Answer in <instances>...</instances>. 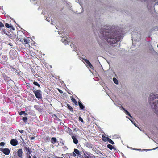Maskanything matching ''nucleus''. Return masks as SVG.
Returning a JSON list of instances; mask_svg holds the SVG:
<instances>
[{"instance_id": "24", "label": "nucleus", "mask_w": 158, "mask_h": 158, "mask_svg": "<svg viewBox=\"0 0 158 158\" xmlns=\"http://www.w3.org/2000/svg\"><path fill=\"white\" fill-rule=\"evenodd\" d=\"M4 27V25L1 22H0V29L2 27Z\"/></svg>"}, {"instance_id": "3", "label": "nucleus", "mask_w": 158, "mask_h": 158, "mask_svg": "<svg viewBox=\"0 0 158 158\" xmlns=\"http://www.w3.org/2000/svg\"><path fill=\"white\" fill-rule=\"evenodd\" d=\"M24 150L27 156H30V154L32 152L31 149L28 146H25Z\"/></svg>"}, {"instance_id": "33", "label": "nucleus", "mask_w": 158, "mask_h": 158, "mask_svg": "<svg viewBox=\"0 0 158 158\" xmlns=\"http://www.w3.org/2000/svg\"><path fill=\"white\" fill-rule=\"evenodd\" d=\"M84 61L86 62V63L88 62L89 60L87 59H83Z\"/></svg>"}, {"instance_id": "32", "label": "nucleus", "mask_w": 158, "mask_h": 158, "mask_svg": "<svg viewBox=\"0 0 158 158\" xmlns=\"http://www.w3.org/2000/svg\"><path fill=\"white\" fill-rule=\"evenodd\" d=\"M19 131L21 133H23L24 132L23 130H19Z\"/></svg>"}, {"instance_id": "15", "label": "nucleus", "mask_w": 158, "mask_h": 158, "mask_svg": "<svg viewBox=\"0 0 158 158\" xmlns=\"http://www.w3.org/2000/svg\"><path fill=\"white\" fill-rule=\"evenodd\" d=\"M113 81L116 84H118V82L117 79L115 77H114L113 79Z\"/></svg>"}, {"instance_id": "19", "label": "nucleus", "mask_w": 158, "mask_h": 158, "mask_svg": "<svg viewBox=\"0 0 158 158\" xmlns=\"http://www.w3.org/2000/svg\"><path fill=\"white\" fill-rule=\"evenodd\" d=\"M125 113H126V114H127V115H128L131 118H132V116L131 115V114H130L129 113V112L127 110H126L125 111Z\"/></svg>"}, {"instance_id": "9", "label": "nucleus", "mask_w": 158, "mask_h": 158, "mask_svg": "<svg viewBox=\"0 0 158 158\" xmlns=\"http://www.w3.org/2000/svg\"><path fill=\"white\" fill-rule=\"evenodd\" d=\"M24 43L25 44V46L27 47H29L30 45L29 44V41L27 39L24 38L23 39Z\"/></svg>"}, {"instance_id": "31", "label": "nucleus", "mask_w": 158, "mask_h": 158, "mask_svg": "<svg viewBox=\"0 0 158 158\" xmlns=\"http://www.w3.org/2000/svg\"><path fill=\"white\" fill-rule=\"evenodd\" d=\"M127 118H128V119H129V120H130V121H131L132 123H133V124H134V125L135 126H136V125H135V123H134V122H133V121H132V120H131L130 119V118H128V117H127Z\"/></svg>"}, {"instance_id": "37", "label": "nucleus", "mask_w": 158, "mask_h": 158, "mask_svg": "<svg viewBox=\"0 0 158 158\" xmlns=\"http://www.w3.org/2000/svg\"><path fill=\"white\" fill-rule=\"evenodd\" d=\"M59 92L60 93H62V92L61 90H59Z\"/></svg>"}, {"instance_id": "14", "label": "nucleus", "mask_w": 158, "mask_h": 158, "mask_svg": "<svg viewBox=\"0 0 158 158\" xmlns=\"http://www.w3.org/2000/svg\"><path fill=\"white\" fill-rule=\"evenodd\" d=\"M107 140L111 144H114V142L110 139L108 137L107 138Z\"/></svg>"}, {"instance_id": "20", "label": "nucleus", "mask_w": 158, "mask_h": 158, "mask_svg": "<svg viewBox=\"0 0 158 158\" xmlns=\"http://www.w3.org/2000/svg\"><path fill=\"white\" fill-rule=\"evenodd\" d=\"M68 107V108L71 111H73V109L72 108V107L70 105L67 104Z\"/></svg>"}, {"instance_id": "10", "label": "nucleus", "mask_w": 158, "mask_h": 158, "mask_svg": "<svg viewBox=\"0 0 158 158\" xmlns=\"http://www.w3.org/2000/svg\"><path fill=\"white\" fill-rule=\"evenodd\" d=\"M34 107L35 108L39 111H42V108L41 106H40L35 105L34 106Z\"/></svg>"}, {"instance_id": "34", "label": "nucleus", "mask_w": 158, "mask_h": 158, "mask_svg": "<svg viewBox=\"0 0 158 158\" xmlns=\"http://www.w3.org/2000/svg\"><path fill=\"white\" fill-rule=\"evenodd\" d=\"M10 28H11L12 29H13V30H14V27H13V26H10Z\"/></svg>"}, {"instance_id": "46", "label": "nucleus", "mask_w": 158, "mask_h": 158, "mask_svg": "<svg viewBox=\"0 0 158 158\" xmlns=\"http://www.w3.org/2000/svg\"><path fill=\"white\" fill-rule=\"evenodd\" d=\"M79 4H80V5H81V4L80 3H79Z\"/></svg>"}, {"instance_id": "5", "label": "nucleus", "mask_w": 158, "mask_h": 158, "mask_svg": "<svg viewBox=\"0 0 158 158\" xmlns=\"http://www.w3.org/2000/svg\"><path fill=\"white\" fill-rule=\"evenodd\" d=\"M0 150L1 151L3 152L4 154L6 155H8L10 152L9 149L6 148H0Z\"/></svg>"}, {"instance_id": "27", "label": "nucleus", "mask_w": 158, "mask_h": 158, "mask_svg": "<svg viewBox=\"0 0 158 158\" xmlns=\"http://www.w3.org/2000/svg\"><path fill=\"white\" fill-rule=\"evenodd\" d=\"M5 26L7 28H9L10 27L8 23H6Z\"/></svg>"}, {"instance_id": "30", "label": "nucleus", "mask_w": 158, "mask_h": 158, "mask_svg": "<svg viewBox=\"0 0 158 158\" xmlns=\"http://www.w3.org/2000/svg\"><path fill=\"white\" fill-rule=\"evenodd\" d=\"M0 145L2 146H3L5 145V143L3 142H2L0 143Z\"/></svg>"}, {"instance_id": "43", "label": "nucleus", "mask_w": 158, "mask_h": 158, "mask_svg": "<svg viewBox=\"0 0 158 158\" xmlns=\"http://www.w3.org/2000/svg\"><path fill=\"white\" fill-rule=\"evenodd\" d=\"M46 19V20H47V21H48V20H47V18H46V19Z\"/></svg>"}, {"instance_id": "35", "label": "nucleus", "mask_w": 158, "mask_h": 158, "mask_svg": "<svg viewBox=\"0 0 158 158\" xmlns=\"http://www.w3.org/2000/svg\"><path fill=\"white\" fill-rule=\"evenodd\" d=\"M121 107L125 111L126 110L123 107Z\"/></svg>"}, {"instance_id": "16", "label": "nucleus", "mask_w": 158, "mask_h": 158, "mask_svg": "<svg viewBox=\"0 0 158 158\" xmlns=\"http://www.w3.org/2000/svg\"><path fill=\"white\" fill-rule=\"evenodd\" d=\"M107 147L110 149L112 150L113 149H114V147L111 145L109 144L107 145Z\"/></svg>"}, {"instance_id": "1", "label": "nucleus", "mask_w": 158, "mask_h": 158, "mask_svg": "<svg viewBox=\"0 0 158 158\" xmlns=\"http://www.w3.org/2000/svg\"><path fill=\"white\" fill-rule=\"evenodd\" d=\"M117 30L114 26L108 27L102 30V34L108 43L114 44L122 39L121 34Z\"/></svg>"}, {"instance_id": "23", "label": "nucleus", "mask_w": 158, "mask_h": 158, "mask_svg": "<svg viewBox=\"0 0 158 158\" xmlns=\"http://www.w3.org/2000/svg\"><path fill=\"white\" fill-rule=\"evenodd\" d=\"M157 148H158V147H157L156 148H154L152 149H145L144 150H145V151H149V150H154L156 149Z\"/></svg>"}, {"instance_id": "4", "label": "nucleus", "mask_w": 158, "mask_h": 158, "mask_svg": "<svg viewBox=\"0 0 158 158\" xmlns=\"http://www.w3.org/2000/svg\"><path fill=\"white\" fill-rule=\"evenodd\" d=\"M33 92L37 98H41V91H37L34 90H33Z\"/></svg>"}, {"instance_id": "44", "label": "nucleus", "mask_w": 158, "mask_h": 158, "mask_svg": "<svg viewBox=\"0 0 158 158\" xmlns=\"http://www.w3.org/2000/svg\"><path fill=\"white\" fill-rule=\"evenodd\" d=\"M51 24H53V23H51Z\"/></svg>"}, {"instance_id": "47", "label": "nucleus", "mask_w": 158, "mask_h": 158, "mask_svg": "<svg viewBox=\"0 0 158 158\" xmlns=\"http://www.w3.org/2000/svg\"><path fill=\"white\" fill-rule=\"evenodd\" d=\"M157 47H158V45H157Z\"/></svg>"}, {"instance_id": "41", "label": "nucleus", "mask_w": 158, "mask_h": 158, "mask_svg": "<svg viewBox=\"0 0 158 158\" xmlns=\"http://www.w3.org/2000/svg\"><path fill=\"white\" fill-rule=\"evenodd\" d=\"M64 42H65V43H67V41H65Z\"/></svg>"}, {"instance_id": "7", "label": "nucleus", "mask_w": 158, "mask_h": 158, "mask_svg": "<svg viewBox=\"0 0 158 158\" xmlns=\"http://www.w3.org/2000/svg\"><path fill=\"white\" fill-rule=\"evenodd\" d=\"M23 152L22 149H19L17 151L18 156L20 158L23 157Z\"/></svg>"}, {"instance_id": "18", "label": "nucleus", "mask_w": 158, "mask_h": 158, "mask_svg": "<svg viewBox=\"0 0 158 158\" xmlns=\"http://www.w3.org/2000/svg\"><path fill=\"white\" fill-rule=\"evenodd\" d=\"M88 65L90 68H92L93 67V66L90 62L89 61L88 62L86 63Z\"/></svg>"}, {"instance_id": "2", "label": "nucleus", "mask_w": 158, "mask_h": 158, "mask_svg": "<svg viewBox=\"0 0 158 158\" xmlns=\"http://www.w3.org/2000/svg\"><path fill=\"white\" fill-rule=\"evenodd\" d=\"M149 98L152 108L155 110V112L158 115V95L151 94Z\"/></svg>"}, {"instance_id": "11", "label": "nucleus", "mask_w": 158, "mask_h": 158, "mask_svg": "<svg viewBox=\"0 0 158 158\" xmlns=\"http://www.w3.org/2000/svg\"><path fill=\"white\" fill-rule=\"evenodd\" d=\"M72 137L74 143L76 144H77L78 143V141L76 137L74 136H72Z\"/></svg>"}, {"instance_id": "17", "label": "nucleus", "mask_w": 158, "mask_h": 158, "mask_svg": "<svg viewBox=\"0 0 158 158\" xmlns=\"http://www.w3.org/2000/svg\"><path fill=\"white\" fill-rule=\"evenodd\" d=\"M74 152L75 153H76V154H78V155H79L80 154V152H79V151L77 149H75L74 150Z\"/></svg>"}, {"instance_id": "42", "label": "nucleus", "mask_w": 158, "mask_h": 158, "mask_svg": "<svg viewBox=\"0 0 158 158\" xmlns=\"http://www.w3.org/2000/svg\"><path fill=\"white\" fill-rule=\"evenodd\" d=\"M85 158H89V157H88V156H87Z\"/></svg>"}, {"instance_id": "21", "label": "nucleus", "mask_w": 158, "mask_h": 158, "mask_svg": "<svg viewBox=\"0 0 158 158\" xmlns=\"http://www.w3.org/2000/svg\"><path fill=\"white\" fill-rule=\"evenodd\" d=\"M33 83L35 85L38 86L39 87H40V86L38 84V83L37 82L34 81L33 82Z\"/></svg>"}, {"instance_id": "48", "label": "nucleus", "mask_w": 158, "mask_h": 158, "mask_svg": "<svg viewBox=\"0 0 158 158\" xmlns=\"http://www.w3.org/2000/svg\"><path fill=\"white\" fill-rule=\"evenodd\" d=\"M61 158H63L62 157H61Z\"/></svg>"}, {"instance_id": "8", "label": "nucleus", "mask_w": 158, "mask_h": 158, "mask_svg": "<svg viewBox=\"0 0 158 158\" xmlns=\"http://www.w3.org/2000/svg\"><path fill=\"white\" fill-rule=\"evenodd\" d=\"M10 143L12 145L15 146L17 145L18 143L16 140L12 139L10 141Z\"/></svg>"}, {"instance_id": "13", "label": "nucleus", "mask_w": 158, "mask_h": 158, "mask_svg": "<svg viewBox=\"0 0 158 158\" xmlns=\"http://www.w3.org/2000/svg\"><path fill=\"white\" fill-rule=\"evenodd\" d=\"M79 105L80 107L82 109H83L84 108V106L81 103L80 101H78Z\"/></svg>"}, {"instance_id": "12", "label": "nucleus", "mask_w": 158, "mask_h": 158, "mask_svg": "<svg viewBox=\"0 0 158 158\" xmlns=\"http://www.w3.org/2000/svg\"><path fill=\"white\" fill-rule=\"evenodd\" d=\"M57 141L55 137H52L51 139V142L52 143H55Z\"/></svg>"}, {"instance_id": "39", "label": "nucleus", "mask_w": 158, "mask_h": 158, "mask_svg": "<svg viewBox=\"0 0 158 158\" xmlns=\"http://www.w3.org/2000/svg\"><path fill=\"white\" fill-rule=\"evenodd\" d=\"M28 156V158H31V156Z\"/></svg>"}, {"instance_id": "38", "label": "nucleus", "mask_w": 158, "mask_h": 158, "mask_svg": "<svg viewBox=\"0 0 158 158\" xmlns=\"http://www.w3.org/2000/svg\"><path fill=\"white\" fill-rule=\"evenodd\" d=\"M73 155L74 156H76V154L74 152H73Z\"/></svg>"}, {"instance_id": "45", "label": "nucleus", "mask_w": 158, "mask_h": 158, "mask_svg": "<svg viewBox=\"0 0 158 158\" xmlns=\"http://www.w3.org/2000/svg\"><path fill=\"white\" fill-rule=\"evenodd\" d=\"M57 158H61V157H57Z\"/></svg>"}, {"instance_id": "22", "label": "nucleus", "mask_w": 158, "mask_h": 158, "mask_svg": "<svg viewBox=\"0 0 158 158\" xmlns=\"http://www.w3.org/2000/svg\"><path fill=\"white\" fill-rule=\"evenodd\" d=\"M72 100L73 103H75L76 104V105H77V102L75 99L72 98Z\"/></svg>"}, {"instance_id": "26", "label": "nucleus", "mask_w": 158, "mask_h": 158, "mask_svg": "<svg viewBox=\"0 0 158 158\" xmlns=\"http://www.w3.org/2000/svg\"><path fill=\"white\" fill-rule=\"evenodd\" d=\"M7 44H8V45H9L10 46H13L12 43H8V42H7Z\"/></svg>"}, {"instance_id": "28", "label": "nucleus", "mask_w": 158, "mask_h": 158, "mask_svg": "<svg viewBox=\"0 0 158 158\" xmlns=\"http://www.w3.org/2000/svg\"><path fill=\"white\" fill-rule=\"evenodd\" d=\"M23 114H26L25 112L22 111L20 113H19V114L20 115H22Z\"/></svg>"}, {"instance_id": "25", "label": "nucleus", "mask_w": 158, "mask_h": 158, "mask_svg": "<svg viewBox=\"0 0 158 158\" xmlns=\"http://www.w3.org/2000/svg\"><path fill=\"white\" fill-rule=\"evenodd\" d=\"M79 120L80 121H81L82 122H83V119H82L81 117H79Z\"/></svg>"}, {"instance_id": "6", "label": "nucleus", "mask_w": 158, "mask_h": 158, "mask_svg": "<svg viewBox=\"0 0 158 158\" xmlns=\"http://www.w3.org/2000/svg\"><path fill=\"white\" fill-rule=\"evenodd\" d=\"M61 41L63 42L65 45L68 44V43L69 42V40L67 39L66 37L63 38L61 39Z\"/></svg>"}, {"instance_id": "40", "label": "nucleus", "mask_w": 158, "mask_h": 158, "mask_svg": "<svg viewBox=\"0 0 158 158\" xmlns=\"http://www.w3.org/2000/svg\"><path fill=\"white\" fill-rule=\"evenodd\" d=\"M135 150H140L141 149H135Z\"/></svg>"}, {"instance_id": "36", "label": "nucleus", "mask_w": 158, "mask_h": 158, "mask_svg": "<svg viewBox=\"0 0 158 158\" xmlns=\"http://www.w3.org/2000/svg\"><path fill=\"white\" fill-rule=\"evenodd\" d=\"M34 138H35L34 137H32L31 138V140H33L34 139Z\"/></svg>"}, {"instance_id": "29", "label": "nucleus", "mask_w": 158, "mask_h": 158, "mask_svg": "<svg viewBox=\"0 0 158 158\" xmlns=\"http://www.w3.org/2000/svg\"><path fill=\"white\" fill-rule=\"evenodd\" d=\"M23 120L24 121H26L27 120V118L26 117H24L23 118Z\"/></svg>"}]
</instances>
